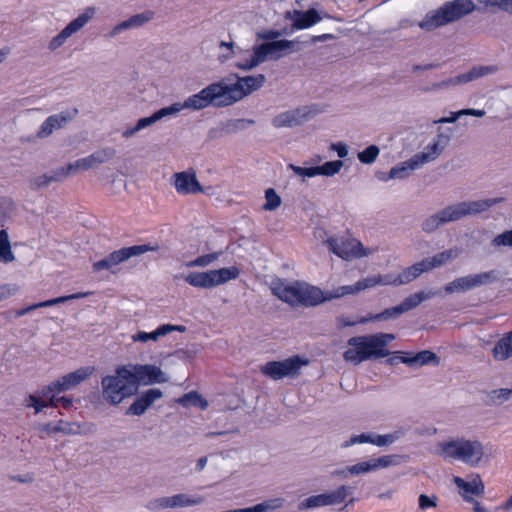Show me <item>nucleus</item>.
<instances>
[{"mask_svg": "<svg viewBox=\"0 0 512 512\" xmlns=\"http://www.w3.org/2000/svg\"><path fill=\"white\" fill-rule=\"evenodd\" d=\"M237 81L233 84L222 82V88L226 99L227 106H230L253 92L262 88L266 83L264 74L250 75L240 77L236 75Z\"/></svg>", "mask_w": 512, "mask_h": 512, "instance_id": "9", "label": "nucleus"}, {"mask_svg": "<svg viewBox=\"0 0 512 512\" xmlns=\"http://www.w3.org/2000/svg\"><path fill=\"white\" fill-rule=\"evenodd\" d=\"M439 291H419L417 293L411 294L406 297L400 305L403 313L408 312L417 306H419L423 301L431 299L439 295Z\"/></svg>", "mask_w": 512, "mask_h": 512, "instance_id": "31", "label": "nucleus"}, {"mask_svg": "<svg viewBox=\"0 0 512 512\" xmlns=\"http://www.w3.org/2000/svg\"><path fill=\"white\" fill-rule=\"evenodd\" d=\"M294 13L293 27L295 29L309 28L321 20V17L315 9H309L304 12L294 11Z\"/></svg>", "mask_w": 512, "mask_h": 512, "instance_id": "32", "label": "nucleus"}, {"mask_svg": "<svg viewBox=\"0 0 512 512\" xmlns=\"http://www.w3.org/2000/svg\"><path fill=\"white\" fill-rule=\"evenodd\" d=\"M395 339L391 333H377L373 335L356 336L348 340V345L354 348L343 353L345 361L354 365L372 359L383 358L390 354L385 347Z\"/></svg>", "mask_w": 512, "mask_h": 512, "instance_id": "2", "label": "nucleus"}, {"mask_svg": "<svg viewBox=\"0 0 512 512\" xmlns=\"http://www.w3.org/2000/svg\"><path fill=\"white\" fill-rule=\"evenodd\" d=\"M426 269L423 262H417L410 267L404 269L398 276L390 275V285L398 286L408 284L418 278L421 274L425 273Z\"/></svg>", "mask_w": 512, "mask_h": 512, "instance_id": "26", "label": "nucleus"}, {"mask_svg": "<svg viewBox=\"0 0 512 512\" xmlns=\"http://www.w3.org/2000/svg\"><path fill=\"white\" fill-rule=\"evenodd\" d=\"M342 167L343 161L341 160L328 161L321 166H317L318 175L334 176L341 170Z\"/></svg>", "mask_w": 512, "mask_h": 512, "instance_id": "53", "label": "nucleus"}, {"mask_svg": "<svg viewBox=\"0 0 512 512\" xmlns=\"http://www.w3.org/2000/svg\"><path fill=\"white\" fill-rule=\"evenodd\" d=\"M453 482L463 491L462 496L469 499L470 495H482L484 493V484L479 475L475 476L471 481H465L461 477H454Z\"/></svg>", "mask_w": 512, "mask_h": 512, "instance_id": "28", "label": "nucleus"}, {"mask_svg": "<svg viewBox=\"0 0 512 512\" xmlns=\"http://www.w3.org/2000/svg\"><path fill=\"white\" fill-rule=\"evenodd\" d=\"M122 262H125V260L121 253V250H117V251L110 253L104 259L95 262L93 264V270L95 272H98L101 270H109L111 272H114L113 268Z\"/></svg>", "mask_w": 512, "mask_h": 512, "instance_id": "36", "label": "nucleus"}, {"mask_svg": "<svg viewBox=\"0 0 512 512\" xmlns=\"http://www.w3.org/2000/svg\"><path fill=\"white\" fill-rule=\"evenodd\" d=\"M305 119L306 115L296 109L278 114L273 118L272 123L276 128H286L300 125Z\"/></svg>", "mask_w": 512, "mask_h": 512, "instance_id": "27", "label": "nucleus"}, {"mask_svg": "<svg viewBox=\"0 0 512 512\" xmlns=\"http://www.w3.org/2000/svg\"><path fill=\"white\" fill-rule=\"evenodd\" d=\"M163 396V393L158 388H152L144 391L128 408L127 414L141 416L146 410L158 399Z\"/></svg>", "mask_w": 512, "mask_h": 512, "instance_id": "22", "label": "nucleus"}, {"mask_svg": "<svg viewBox=\"0 0 512 512\" xmlns=\"http://www.w3.org/2000/svg\"><path fill=\"white\" fill-rule=\"evenodd\" d=\"M169 116H171V115H170V111L168 110V107H163V108L159 109L158 111L154 112L151 116L139 119L133 127H129L127 129H125L122 132V137L125 139H129L132 136H134L135 134H137L138 132H140L141 130L146 129L149 126L160 121L161 119H163L165 117H169Z\"/></svg>", "mask_w": 512, "mask_h": 512, "instance_id": "24", "label": "nucleus"}, {"mask_svg": "<svg viewBox=\"0 0 512 512\" xmlns=\"http://www.w3.org/2000/svg\"><path fill=\"white\" fill-rule=\"evenodd\" d=\"M326 302V292L320 288L300 281L299 306L314 307Z\"/></svg>", "mask_w": 512, "mask_h": 512, "instance_id": "21", "label": "nucleus"}, {"mask_svg": "<svg viewBox=\"0 0 512 512\" xmlns=\"http://www.w3.org/2000/svg\"><path fill=\"white\" fill-rule=\"evenodd\" d=\"M390 274L387 275H371L366 278H363L356 282L358 292H361L363 290L373 288L378 285L387 286L390 285Z\"/></svg>", "mask_w": 512, "mask_h": 512, "instance_id": "38", "label": "nucleus"}, {"mask_svg": "<svg viewBox=\"0 0 512 512\" xmlns=\"http://www.w3.org/2000/svg\"><path fill=\"white\" fill-rule=\"evenodd\" d=\"M153 18H154V12L150 11V10H146L142 13L132 15L128 19H129L131 28L137 29V28H140V27L144 26L145 24L149 23L150 21H152Z\"/></svg>", "mask_w": 512, "mask_h": 512, "instance_id": "50", "label": "nucleus"}, {"mask_svg": "<svg viewBox=\"0 0 512 512\" xmlns=\"http://www.w3.org/2000/svg\"><path fill=\"white\" fill-rule=\"evenodd\" d=\"M217 257L218 256L215 253L202 255V256L197 257L193 261L189 262L187 265L189 267H194V266L205 267V266H208L209 264H211L213 261H215L217 259Z\"/></svg>", "mask_w": 512, "mask_h": 512, "instance_id": "62", "label": "nucleus"}, {"mask_svg": "<svg viewBox=\"0 0 512 512\" xmlns=\"http://www.w3.org/2000/svg\"><path fill=\"white\" fill-rule=\"evenodd\" d=\"M461 250L458 247H452L445 251L435 254L430 258H425L422 260L423 265L426 269V272L431 271L432 269L441 267L446 265L456 258L459 257Z\"/></svg>", "mask_w": 512, "mask_h": 512, "instance_id": "25", "label": "nucleus"}, {"mask_svg": "<svg viewBox=\"0 0 512 512\" xmlns=\"http://www.w3.org/2000/svg\"><path fill=\"white\" fill-rule=\"evenodd\" d=\"M402 363H405L411 367H421L437 360V356L434 352L429 350H423L416 353L413 356H403L400 358Z\"/></svg>", "mask_w": 512, "mask_h": 512, "instance_id": "35", "label": "nucleus"}, {"mask_svg": "<svg viewBox=\"0 0 512 512\" xmlns=\"http://www.w3.org/2000/svg\"><path fill=\"white\" fill-rule=\"evenodd\" d=\"M15 260V255L11 248V243L9 240V235L7 230H0V262L1 263H10Z\"/></svg>", "mask_w": 512, "mask_h": 512, "instance_id": "41", "label": "nucleus"}, {"mask_svg": "<svg viewBox=\"0 0 512 512\" xmlns=\"http://www.w3.org/2000/svg\"><path fill=\"white\" fill-rule=\"evenodd\" d=\"M497 68L495 66H477L473 67L466 73L460 74L456 77H451L449 79L443 80L440 83L434 85V89H444L450 86H457L466 84L468 82L474 81L480 77L486 76L488 74L495 73Z\"/></svg>", "mask_w": 512, "mask_h": 512, "instance_id": "18", "label": "nucleus"}, {"mask_svg": "<svg viewBox=\"0 0 512 512\" xmlns=\"http://www.w3.org/2000/svg\"><path fill=\"white\" fill-rule=\"evenodd\" d=\"M437 454L445 460L461 461L476 466L484 456L483 444L478 440L455 438L443 441L436 446Z\"/></svg>", "mask_w": 512, "mask_h": 512, "instance_id": "4", "label": "nucleus"}, {"mask_svg": "<svg viewBox=\"0 0 512 512\" xmlns=\"http://www.w3.org/2000/svg\"><path fill=\"white\" fill-rule=\"evenodd\" d=\"M486 6L498 7L499 9L512 14V0H479Z\"/></svg>", "mask_w": 512, "mask_h": 512, "instance_id": "61", "label": "nucleus"}, {"mask_svg": "<svg viewBox=\"0 0 512 512\" xmlns=\"http://www.w3.org/2000/svg\"><path fill=\"white\" fill-rule=\"evenodd\" d=\"M64 122V112L49 116L39 127L38 137L44 139L49 137L56 129L61 128Z\"/></svg>", "mask_w": 512, "mask_h": 512, "instance_id": "34", "label": "nucleus"}, {"mask_svg": "<svg viewBox=\"0 0 512 512\" xmlns=\"http://www.w3.org/2000/svg\"><path fill=\"white\" fill-rule=\"evenodd\" d=\"M403 313L400 305H397L395 307L387 308L381 313L371 315L369 317H361L358 322L361 324H365L369 321H381V320H388L390 318H397Z\"/></svg>", "mask_w": 512, "mask_h": 512, "instance_id": "44", "label": "nucleus"}, {"mask_svg": "<svg viewBox=\"0 0 512 512\" xmlns=\"http://www.w3.org/2000/svg\"><path fill=\"white\" fill-rule=\"evenodd\" d=\"M177 402L184 407L195 406L202 410L208 407V402L198 392L191 391L180 397Z\"/></svg>", "mask_w": 512, "mask_h": 512, "instance_id": "43", "label": "nucleus"}, {"mask_svg": "<svg viewBox=\"0 0 512 512\" xmlns=\"http://www.w3.org/2000/svg\"><path fill=\"white\" fill-rule=\"evenodd\" d=\"M453 136V130L452 128H441L439 127L437 129L436 136L432 139V141L437 144L441 149L445 150Z\"/></svg>", "mask_w": 512, "mask_h": 512, "instance_id": "51", "label": "nucleus"}, {"mask_svg": "<svg viewBox=\"0 0 512 512\" xmlns=\"http://www.w3.org/2000/svg\"><path fill=\"white\" fill-rule=\"evenodd\" d=\"M325 292H326V302L331 301L333 299H339L345 295H352V294L359 293L356 283L354 285L340 286L332 291H325Z\"/></svg>", "mask_w": 512, "mask_h": 512, "instance_id": "48", "label": "nucleus"}, {"mask_svg": "<svg viewBox=\"0 0 512 512\" xmlns=\"http://www.w3.org/2000/svg\"><path fill=\"white\" fill-rule=\"evenodd\" d=\"M437 500L438 498L436 496L430 497L426 494H421L419 496V507L421 509L435 508L437 506Z\"/></svg>", "mask_w": 512, "mask_h": 512, "instance_id": "64", "label": "nucleus"}, {"mask_svg": "<svg viewBox=\"0 0 512 512\" xmlns=\"http://www.w3.org/2000/svg\"><path fill=\"white\" fill-rule=\"evenodd\" d=\"M124 260H128L133 256L141 255L150 250L147 245H135L120 249Z\"/></svg>", "mask_w": 512, "mask_h": 512, "instance_id": "58", "label": "nucleus"}, {"mask_svg": "<svg viewBox=\"0 0 512 512\" xmlns=\"http://www.w3.org/2000/svg\"><path fill=\"white\" fill-rule=\"evenodd\" d=\"M210 105L227 107L222 82H216L203 88L200 92L188 97L184 102H176L168 107L170 115L174 116L184 109L198 111Z\"/></svg>", "mask_w": 512, "mask_h": 512, "instance_id": "7", "label": "nucleus"}, {"mask_svg": "<svg viewBox=\"0 0 512 512\" xmlns=\"http://www.w3.org/2000/svg\"><path fill=\"white\" fill-rule=\"evenodd\" d=\"M95 371L92 366L81 367L74 372L66 375V389L75 387L87 378H89Z\"/></svg>", "mask_w": 512, "mask_h": 512, "instance_id": "39", "label": "nucleus"}, {"mask_svg": "<svg viewBox=\"0 0 512 512\" xmlns=\"http://www.w3.org/2000/svg\"><path fill=\"white\" fill-rule=\"evenodd\" d=\"M64 172V168L61 167L58 171L53 173H46L37 176L29 181L30 188L33 190L41 189L49 186L52 182L60 179V174Z\"/></svg>", "mask_w": 512, "mask_h": 512, "instance_id": "42", "label": "nucleus"}, {"mask_svg": "<svg viewBox=\"0 0 512 512\" xmlns=\"http://www.w3.org/2000/svg\"><path fill=\"white\" fill-rule=\"evenodd\" d=\"M497 281H499V272L496 270H490L456 278L444 287V291L446 294L467 292L477 287L485 286Z\"/></svg>", "mask_w": 512, "mask_h": 512, "instance_id": "12", "label": "nucleus"}, {"mask_svg": "<svg viewBox=\"0 0 512 512\" xmlns=\"http://www.w3.org/2000/svg\"><path fill=\"white\" fill-rule=\"evenodd\" d=\"M173 185L179 194H197L203 192V188L195 173L178 172L173 175Z\"/></svg>", "mask_w": 512, "mask_h": 512, "instance_id": "20", "label": "nucleus"}, {"mask_svg": "<svg viewBox=\"0 0 512 512\" xmlns=\"http://www.w3.org/2000/svg\"><path fill=\"white\" fill-rule=\"evenodd\" d=\"M444 152L437 144L431 141L428 145L425 146L423 151L414 154L421 166L431 163L439 158V156Z\"/></svg>", "mask_w": 512, "mask_h": 512, "instance_id": "37", "label": "nucleus"}, {"mask_svg": "<svg viewBox=\"0 0 512 512\" xmlns=\"http://www.w3.org/2000/svg\"><path fill=\"white\" fill-rule=\"evenodd\" d=\"M96 14L94 7H87L83 13L66 25V38L81 30Z\"/></svg>", "mask_w": 512, "mask_h": 512, "instance_id": "33", "label": "nucleus"}, {"mask_svg": "<svg viewBox=\"0 0 512 512\" xmlns=\"http://www.w3.org/2000/svg\"><path fill=\"white\" fill-rule=\"evenodd\" d=\"M473 0H451L445 2L437 9L429 11L418 23L426 31H434L440 27L460 21L476 10Z\"/></svg>", "mask_w": 512, "mask_h": 512, "instance_id": "3", "label": "nucleus"}, {"mask_svg": "<svg viewBox=\"0 0 512 512\" xmlns=\"http://www.w3.org/2000/svg\"><path fill=\"white\" fill-rule=\"evenodd\" d=\"M326 244L331 252L345 261L368 257L376 251L374 248H365L359 240L351 237L329 238Z\"/></svg>", "mask_w": 512, "mask_h": 512, "instance_id": "10", "label": "nucleus"}, {"mask_svg": "<svg viewBox=\"0 0 512 512\" xmlns=\"http://www.w3.org/2000/svg\"><path fill=\"white\" fill-rule=\"evenodd\" d=\"M308 365V360L299 356H292L282 361H270L261 367V372L273 380L285 377H296L303 366Z\"/></svg>", "mask_w": 512, "mask_h": 512, "instance_id": "13", "label": "nucleus"}, {"mask_svg": "<svg viewBox=\"0 0 512 512\" xmlns=\"http://www.w3.org/2000/svg\"><path fill=\"white\" fill-rule=\"evenodd\" d=\"M486 112L481 109H462L456 112H451L450 116L448 117H442L438 120H435L434 123L436 124H444V123H455L461 116H474L478 118L484 117Z\"/></svg>", "mask_w": 512, "mask_h": 512, "instance_id": "40", "label": "nucleus"}, {"mask_svg": "<svg viewBox=\"0 0 512 512\" xmlns=\"http://www.w3.org/2000/svg\"><path fill=\"white\" fill-rule=\"evenodd\" d=\"M295 41L282 39L271 42H264L252 48L251 59L236 64L238 69L250 71L267 60H278L285 55L298 51Z\"/></svg>", "mask_w": 512, "mask_h": 512, "instance_id": "6", "label": "nucleus"}, {"mask_svg": "<svg viewBox=\"0 0 512 512\" xmlns=\"http://www.w3.org/2000/svg\"><path fill=\"white\" fill-rule=\"evenodd\" d=\"M299 286L300 281L286 284L281 280H277L271 283V291L281 301L296 307L299 306Z\"/></svg>", "mask_w": 512, "mask_h": 512, "instance_id": "19", "label": "nucleus"}, {"mask_svg": "<svg viewBox=\"0 0 512 512\" xmlns=\"http://www.w3.org/2000/svg\"><path fill=\"white\" fill-rule=\"evenodd\" d=\"M352 494V487L342 485L332 492L313 495L299 503V510L314 509L324 506L337 505L346 500Z\"/></svg>", "mask_w": 512, "mask_h": 512, "instance_id": "17", "label": "nucleus"}, {"mask_svg": "<svg viewBox=\"0 0 512 512\" xmlns=\"http://www.w3.org/2000/svg\"><path fill=\"white\" fill-rule=\"evenodd\" d=\"M380 149L376 145H370L363 151L359 152L357 157L363 164H372L379 156Z\"/></svg>", "mask_w": 512, "mask_h": 512, "instance_id": "54", "label": "nucleus"}, {"mask_svg": "<svg viewBox=\"0 0 512 512\" xmlns=\"http://www.w3.org/2000/svg\"><path fill=\"white\" fill-rule=\"evenodd\" d=\"M204 501L205 499L200 495L179 493L171 496L153 498L147 502L146 508L151 512H157L164 509L198 506L204 503Z\"/></svg>", "mask_w": 512, "mask_h": 512, "instance_id": "14", "label": "nucleus"}, {"mask_svg": "<svg viewBox=\"0 0 512 512\" xmlns=\"http://www.w3.org/2000/svg\"><path fill=\"white\" fill-rule=\"evenodd\" d=\"M503 201V197H495L457 202L428 216L422 222L421 228L425 233H433L443 225L459 221L466 216L477 215L488 211L491 207Z\"/></svg>", "mask_w": 512, "mask_h": 512, "instance_id": "1", "label": "nucleus"}, {"mask_svg": "<svg viewBox=\"0 0 512 512\" xmlns=\"http://www.w3.org/2000/svg\"><path fill=\"white\" fill-rule=\"evenodd\" d=\"M255 124L253 119H231L225 124V129L229 133H234L246 129Z\"/></svg>", "mask_w": 512, "mask_h": 512, "instance_id": "56", "label": "nucleus"}, {"mask_svg": "<svg viewBox=\"0 0 512 512\" xmlns=\"http://www.w3.org/2000/svg\"><path fill=\"white\" fill-rule=\"evenodd\" d=\"M490 246L495 251H503L504 249L512 248V229L506 230L493 237Z\"/></svg>", "mask_w": 512, "mask_h": 512, "instance_id": "45", "label": "nucleus"}, {"mask_svg": "<svg viewBox=\"0 0 512 512\" xmlns=\"http://www.w3.org/2000/svg\"><path fill=\"white\" fill-rule=\"evenodd\" d=\"M131 378L135 385L136 390L140 385H153V384H161L166 383L169 380L167 374L161 370L160 367L152 364H129L126 365Z\"/></svg>", "mask_w": 512, "mask_h": 512, "instance_id": "15", "label": "nucleus"}, {"mask_svg": "<svg viewBox=\"0 0 512 512\" xmlns=\"http://www.w3.org/2000/svg\"><path fill=\"white\" fill-rule=\"evenodd\" d=\"M265 200L266 202L262 207L265 211H274L279 208L282 203L281 197L273 188H268L265 191Z\"/></svg>", "mask_w": 512, "mask_h": 512, "instance_id": "49", "label": "nucleus"}, {"mask_svg": "<svg viewBox=\"0 0 512 512\" xmlns=\"http://www.w3.org/2000/svg\"><path fill=\"white\" fill-rule=\"evenodd\" d=\"M351 475H360L365 473L373 472L371 460L363 461L354 465L349 466Z\"/></svg>", "mask_w": 512, "mask_h": 512, "instance_id": "60", "label": "nucleus"}, {"mask_svg": "<svg viewBox=\"0 0 512 512\" xmlns=\"http://www.w3.org/2000/svg\"><path fill=\"white\" fill-rule=\"evenodd\" d=\"M186 330L187 328L183 325L163 324L159 326L155 331L150 333L139 331L138 333L132 335V340L133 342L142 343H146L148 341L157 342L161 337H164L171 332H185Z\"/></svg>", "mask_w": 512, "mask_h": 512, "instance_id": "23", "label": "nucleus"}, {"mask_svg": "<svg viewBox=\"0 0 512 512\" xmlns=\"http://www.w3.org/2000/svg\"><path fill=\"white\" fill-rule=\"evenodd\" d=\"M421 164L413 155L408 160L399 163L398 165L392 167L389 171V179H404L407 178L413 171L421 168Z\"/></svg>", "mask_w": 512, "mask_h": 512, "instance_id": "29", "label": "nucleus"}, {"mask_svg": "<svg viewBox=\"0 0 512 512\" xmlns=\"http://www.w3.org/2000/svg\"><path fill=\"white\" fill-rule=\"evenodd\" d=\"M373 444V433H362L359 435H353L349 440L342 444V448H349L356 444Z\"/></svg>", "mask_w": 512, "mask_h": 512, "instance_id": "57", "label": "nucleus"}, {"mask_svg": "<svg viewBox=\"0 0 512 512\" xmlns=\"http://www.w3.org/2000/svg\"><path fill=\"white\" fill-rule=\"evenodd\" d=\"M126 365L119 366L115 374L101 380L102 397L110 405H119L124 399L133 396L137 390Z\"/></svg>", "mask_w": 512, "mask_h": 512, "instance_id": "5", "label": "nucleus"}, {"mask_svg": "<svg viewBox=\"0 0 512 512\" xmlns=\"http://www.w3.org/2000/svg\"><path fill=\"white\" fill-rule=\"evenodd\" d=\"M240 274L237 267H224L204 272H191L185 277V281L196 288L211 289L236 279Z\"/></svg>", "mask_w": 512, "mask_h": 512, "instance_id": "8", "label": "nucleus"}, {"mask_svg": "<svg viewBox=\"0 0 512 512\" xmlns=\"http://www.w3.org/2000/svg\"><path fill=\"white\" fill-rule=\"evenodd\" d=\"M496 361H506L512 358V331L504 334L492 349Z\"/></svg>", "mask_w": 512, "mask_h": 512, "instance_id": "30", "label": "nucleus"}, {"mask_svg": "<svg viewBox=\"0 0 512 512\" xmlns=\"http://www.w3.org/2000/svg\"><path fill=\"white\" fill-rule=\"evenodd\" d=\"M288 168L291 169L296 175L301 176L303 178L315 177L318 176L317 166L315 167H300L294 164H289Z\"/></svg>", "mask_w": 512, "mask_h": 512, "instance_id": "59", "label": "nucleus"}, {"mask_svg": "<svg viewBox=\"0 0 512 512\" xmlns=\"http://www.w3.org/2000/svg\"><path fill=\"white\" fill-rule=\"evenodd\" d=\"M403 459L400 455H385L379 458L370 459L373 471L384 469L390 466H396L401 463Z\"/></svg>", "mask_w": 512, "mask_h": 512, "instance_id": "46", "label": "nucleus"}, {"mask_svg": "<svg viewBox=\"0 0 512 512\" xmlns=\"http://www.w3.org/2000/svg\"><path fill=\"white\" fill-rule=\"evenodd\" d=\"M404 434L403 429H398L394 431L393 433L385 434V435H379L373 433V445H376L378 447H385L393 444L397 440L401 438V436Z\"/></svg>", "mask_w": 512, "mask_h": 512, "instance_id": "47", "label": "nucleus"}, {"mask_svg": "<svg viewBox=\"0 0 512 512\" xmlns=\"http://www.w3.org/2000/svg\"><path fill=\"white\" fill-rule=\"evenodd\" d=\"M11 201L6 198L0 199V227H4L8 219V209L11 206Z\"/></svg>", "mask_w": 512, "mask_h": 512, "instance_id": "63", "label": "nucleus"}, {"mask_svg": "<svg viewBox=\"0 0 512 512\" xmlns=\"http://www.w3.org/2000/svg\"><path fill=\"white\" fill-rule=\"evenodd\" d=\"M63 391L64 377L44 387L39 395H28L24 402L27 407H33L35 413H40L46 407H57L59 404L64 405V396H60Z\"/></svg>", "mask_w": 512, "mask_h": 512, "instance_id": "11", "label": "nucleus"}, {"mask_svg": "<svg viewBox=\"0 0 512 512\" xmlns=\"http://www.w3.org/2000/svg\"><path fill=\"white\" fill-rule=\"evenodd\" d=\"M116 155V150L113 147H104L96 150L87 157L76 160L66 166V175L76 174L78 172L97 169L102 164L109 162Z\"/></svg>", "mask_w": 512, "mask_h": 512, "instance_id": "16", "label": "nucleus"}, {"mask_svg": "<svg viewBox=\"0 0 512 512\" xmlns=\"http://www.w3.org/2000/svg\"><path fill=\"white\" fill-rule=\"evenodd\" d=\"M512 396V389L509 388H500V389H494L489 392L488 398L489 400L497 405H501L504 402L510 400Z\"/></svg>", "mask_w": 512, "mask_h": 512, "instance_id": "52", "label": "nucleus"}, {"mask_svg": "<svg viewBox=\"0 0 512 512\" xmlns=\"http://www.w3.org/2000/svg\"><path fill=\"white\" fill-rule=\"evenodd\" d=\"M60 303H64V296H59V297H57L55 299H51V300L35 303V304H32V305H30V306H28L26 308H22V309H20V310H18L16 312V316L17 317H21V316L26 315L30 311L37 309V308L49 307V306H53L55 304H60Z\"/></svg>", "mask_w": 512, "mask_h": 512, "instance_id": "55", "label": "nucleus"}]
</instances>
